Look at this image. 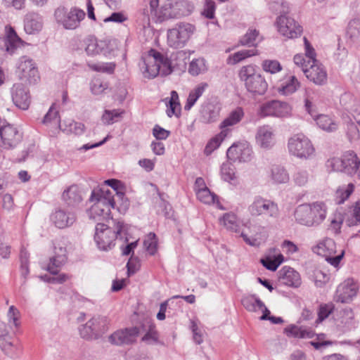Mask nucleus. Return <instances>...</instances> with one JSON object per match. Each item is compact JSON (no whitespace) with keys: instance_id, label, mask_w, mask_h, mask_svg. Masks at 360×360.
I'll list each match as a JSON object with an SVG mask.
<instances>
[{"instance_id":"f257e3e1","label":"nucleus","mask_w":360,"mask_h":360,"mask_svg":"<svg viewBox=\"0 0 360 360\" xmlns=\"http://www.w3.org/2000/svg\"><path fill=\"white\" fill-rule=\"evenodd\" d=\"M105 183L112 189L105 187L92 191L90 201L94 202L89 210V217L94 221H102L110 218V210L115 207V195L122 200L124 193L118 190L120 181L115 179L107 180Z\"/></svg>"},{"instance_id":"f03ea898","label":"nucleus","mask_w":360,"mask_h":360,"mask_svg":"<svg viewBox=\"0 0 360 360\" xmlns=\"http://www.w3.org/2000/svg\"><path fill=\"white\" fill-rule=\"evenodd\" d=\"M269 8L279 13L275 21L278 32L283 37L289 39H296L301 36L303 30L300 23L288 14L290 6L285 0H274L269 4Z\"/></svg>"},{"instance_id":"7ed1b4c3","label":"nucleus","mask_w":360,"mask_h":360,"mask_svg":"<svg viewBox=\"0 0 360 360\" xmlns=\"http://www.w3.org/2000/svg\"><path fill=\"white\" fill-rule=\"evenodd\" d=\"M150 7L159 22L187 16L193 10V5L186 0H150Z\"/></svg>"},{"instance_id":"20e7f679","label":"nucleus","mask_w":360,"mask_h":360,"mask_svg":"<svg viewBox=\"0 0 360 360\" xmlns=\"http://www.w3.org/2000/svg\"><path fill=\"white\" fill-rule=\"evenodd\" d=\"M328 206L323 201L299 205L294 211L295 221L307 227H317L326 219Z\"/></svg>"},{"instance_id":"39448f33","label":"nucleus","mask_w":360,"mask_h":360,"mask_svg":"<svg viewBox=\"0 0 360 360\" xmlns=\"http://www.w3.org/2000/svg\"><path fill=\"white\" fill-rule=\"evenodd\" d=\"M145 78L153 79L158 75L166 76L172 72V62L155 49H150L142 56L139 63Z\"/></svg>"},{"instance_id":"423d86ee","label":"nucleus","mask_w":360,"mask_h":360,"mask_svg":"<svg viewBox=\"0 0 360 360\" xmlns=\"http://www.w3.org/2000/svg\"><path fill=\"white\" fill-rule=\"evenodd\" d=\"M114 227L98 222L96 226L94 236L95 242L98 248L101 250H109L115 245V240L124 231L125 225L122 221H112Z\"/></svg>"},{"instance_id":"0eeeda50","label":"nucleus","mask_w":360,"mask_h":360,"mask_svg":"<svg viewBox=\"0 0 360 360\" xmlns=\"http://www.w3.org/2000/svg\"><path fill=\"white\" fill-rule=\"evenodd\" d=\"M249 214L254 218L276 220L280 216L278 204L262 195H255L248 207Z\"/></svg>"},{"instance_id":"6e6552de","label":"nucleus","mask_w":360,"mask_h":360,"mask_svg":"<svg viewBox=\"0 0 360 360\" xmlns=\"http://www.w3.org/2000/svg\"><path fill=\"white\" fill-rule=\"evenodd\" d=\"M312 251L325 258L326 261L335 268H339L345 251L344 249H338L335 241L328 237L319 240L312 248Z\"/></svg>"},{"instance_id":"1a4fd4ad","label":"nucleus","mask_w":360,"mask_h":360,"mask_svg":"<svg viewBox=\"0 0 360 360\" xmlns=\"http://www.w3.org/2000/svg\"><path fill=\"white\" fill-rule=\"evenodd\" d=\"M196 27L193 24L187 22H177L167 32V41L169 47L181 49L184 47L192 36L195 34Z\"/></svg>"},{"instance_id":"9d476101","label":"nucleus","mask_w":360,"mask_h":360,"mask_svg":"<svg viewBox=\"0 0 360 360\" xmlns=\"http://www.w3.org/2000/svg\"><path fill=\"white\" fill-rule=\"evenodd\" d=\"M296 65L300 67L306 77L316 85H323L328 79L325 68L319 62L307 64L302 54H296L293 58Z\"/></svg>"},{"instance_id":"9b49d317","label":"nucleus","mask_w":360,"mask_h":360,"mask_svg":"<svg viewBox=\"0 0 360 360\" xmlns=\"http://www.w3.org/2000/svg\"><path fill=\"white\" fill-rule=\"evenodd\" d=\"M289 153L300 160H309L314 157L315 148L310 139L302 134L291 136L288 141Z\"/></svg>"},{"instance_id":"f8f14e48","label":"nucleus","mask_w":360,"mask_h":360,"mask_svg":"<svg viewBox=\"0 0 360 360\" xmlns=\"http://www.w3.org/2000/svg\"><path fill=\"white\" fill-rule=\"evenodd\" d=\"M85 13L77 7L68 9L60 6L55 10L54 18L56 22L65 30H75L84 19Z\"/></svg>"},{"instance_id":"ddd939ff","label":"nucleus","mask_w":360,"mask_h":360,"mask_svg":"<svg viewBox=\"0 0 360 360\" xmlns=\"http://www.w3.org/2000/svg\"><path fill=\"white\" fill-rule=\"evenodd\" d=\"M314 93L313 91H307L304 101L305 110L311 116L317 126L323 131L331 132L338 129V124L336 120L328 115H317L314 105Z\"/></svg>"},{"instance_id":"4468645a","label":"nucleus","mask_w":360,"mask_h":360,"mask_svg":"<svg viewBox=\"0 0 360 360\" xmlns=\"http://www.w3.org/2000/svg\"><path fill=\"white\" fill-rule=\"evenodd\" d=\"M292 106L287 102L272 100L262 103L259 107V114L261 117H274L286 118L292 115Z\"/></svg>"},{"instance_id":"2eb2a0df","label":"nucleus","mask_w":360,"mask_h":360,"mask_svg":"<svg viewBox=\"0 0 360 360\" xmlns=\"http://www.w3.org/2000/svg\"><path fill=\"white\" fill-rule=\"evenodd\" d=\"M85 51L89 56L103 54L106 57L115 55L117 44L115 40H98L96 38L89 37L84 41Z\"/></svg>"},{"instance_id":"dca6fc26","label":"nucleus","mask_w":360,"mask_h":360,"mask_svg":"<svg viewBox=\"0 0 360 360\" xmlns=\"http://www.w3.org/2000/svg\"><path fill=\"white\" fill-rule=\"evenodd\" d=\"M18 129L6 120H0V144L4 149L15 148L22 140Z\"/></svg>"},{"instance_id":"f3484780","label":"nucleus","mask_w":360,"mask_h":360,"mask_svg":"<svg viewBox=\"0 0 360 360\" xmlns=\"http://www.w3.org/2000/svg\"><path fill=\"white\" fill-rule=\"evenodd\" d=\"M108 329V320L105 317L96 316L88 321L79 328L82 338L94 340L98 338Z\"/></svg>"},{"instance_id":"a211bd4d","label":"nucleus","mask_w":360,"mask_h":360,"mask_svg":"<svg viewBox=\"0 0 360 360\" xmlns=\"http://www.w3.org/2000/svg\"><path fill=\"white\" fill-rule=\"evenodd\" d=\"M243 226L250 233L248 235L245 231L240 233V236L246 244L250 246H259L266 240L265 228L255 220L248 219L243 223Z\"/></svg>"},{"instance_id":"6ab92c4d","label":"nucleus","mask_w":360,"mask_h":360,"mask_svg":"<svg viewBox=\"0 0 360 360\" xmlns=\"http://www.w3.org/2000/svg\"><path fill=\"white\" fill-rule=\"evenodd\" d=\"M227 158L233 162H248L252 160L254 153L251 145L247 141L233 143L226 152Z\"/></svg>"},{"instance_id":"aec40b11","label":"nucleus","mask_w":360,"mask_h":360,"mask_svg":"<svg viewBox=\"0 0 360 360\" xmlns=\"http://www.w3.org/2000/svg\"><path fill=\"white\" fill-rule=\"evenodd\" d=\"M355 160L354 153L353 151L345 152L341 158L334 157L330 158L326 162V167L330 171L344 172L348 175L354 174V168L356 165L352 167L346 165V161Z\"/></svg>"},{"instance_id":"412c9836","label":"nucleus","mask_w":360,"mask_h":360,"mask_svg":"<svg viewBox=\"0 0 360 360\" xmlns=\"http://www.w3.org/2000/svg\"><path fill=\"white\" fill-rule=\"evenodd\" d=\"M0 44H2V51L12 55L21 49L25 42L18 37L12 27L6 26L5 35L3 38H0Z\"/></svg>"},{"instance_id":"4be33fe9","label":"nucleus","mask_w":360,"mask_h":360,"mask_svg":"<svg viewBox=\"0 0 360 360\" xmlns=\"http://www.w3.org/2000/svg\"><path fill=\"white\" fill-rule=\"evenodd\" d=\"M359 290V285L353 278H347L341 283L337 288L335 300L337 302L347 303L356 297Z\"/></svg>"},{"instance_id":"5701e85b","label":"nucleus","mask_w":360,"mask_h":360,"mask_svg":"<svg viewBox=\"0 0 360 360\" xmlns=\"http://www.w3.org/2000/svg\"><path fill=\"white\" fill-rule=\"evenodd\" d=\"M18 69L21 79H25L30 84H34L38 81L39 78L38 69L33 60L29 57L20 58Z\"/></svg>"},{"instance_id":"b1692460","label":"nucleus","mask_w":360,"mask_h":360,"mask_svg":"<svg viewBox=\"0 0 360 360\" xmlns=\"http://www.w3.org/2000/svg\"><path fill=\"white\" fill-rule=\"evenodd\" d=\"M255 141L261 148L271 149L276 143L275 130L268 124L257 127L255 134Z\"/></svg>"},{"instance_id":"393cba45","label":"nucleus","mask_w":360,"mask_h":360,"mask_svg":"<svg viewBox=\"0 0 360 360\" xmlns=\"http://www.w3.org/2000/svg\"><path fill=\"white\" fill-rule=\"evenodd\" d=\"M41 122L46 127L51 136L58 134L62 126L59 112L55 104H52L50 107Z\"/></svg>"},{"instance_id":"a878e982","label":"nucleus","mask_w":360,"mask_h":360,"mask_svg":"<svg viewBox=\"0 0 360 360\" xmlns=\"http://www.w3.org/2000/svg\"><path fill=\"white\" fill-rule=\"evenodd\" d=\"M13 103L20 109L27 110L30 104L29 89L22 84H15L11 89Z\"/></svg>"},{"instance_id":"bb28decb","label":"nucleus","mask_w":360,"mask_h":360,"mask_svg":"<svg viewBox=\"0 0 360 360\" xmlns=\"http://www.w3.org/2000/svg\"><path fill=\"white\" fill-rule=\"evenodd\" d=\"M52 223L59 229L72 226L76 221L77 217L74 212L58 209L50 217Z\"/></svg>"},{"instance_id":"cd10ccee","label":"nucleus","mask_w":360,"mask_h":360,"mask_svg":"<svg viewBox=\"0 0 360 360\" xmlns=\"http://www.w3.org/2000/svg\"><path fill=\"white\" fill-rule=\"evenodd\" d=\"M300 82L294 75H285L276 84V89L281 96H290L297 91Z\"/></svg>"},{"instance_id":"c85d7f7f","label":"nucleus","mask_w":360,"mask_h":360,"mask_svg":"<svg viewBox=\"0 0 360 360\" xmlns=\"http://www.w3.org/2000/svg\"><path fill=\"white\" fill-rule=\"evenodd\" d=\"M8 328L9 326L0 321V347L6 354L13 356L18 348L12 341Z\"/></svg>"},{"instance_id":"c756f323","label":"nucleus","mask_w":360,"mask_h":360,"mask_svg":"<svg viewBox=\"0 0 360 360\" xmlns=\"http://www.w3.org/2000/svg\"><path fill=\"white\" fill-rule=\"evenodd\" d=\"M245 115L243 109L240 107H237L230 112L228 116L220 124V129L221 131H227V136L231 133V127L238 124L243 118Z\"/></svg>"},{"instance_id":"7c9ffc66","label":"nucleus","mask_w":360,"mask_h":360,"mask_svg":"<svg viewBox=\"0 0 360 360\" xmlns=\"http://www.w3.org/2000/svg\"><path fill=\"white\" fill-rule=\"evenodd\" d=\"M42 27L43 20L40 15L35 13L26 15L24 20V29L27 34H36L42 29Z\"/></svg>"},{"instance_id":"2f4dec72","label":"nucleus","mask_w":360,"mask_h":360,"mask_svg":"<svg viewBox=\"0 0 360 360\" xmlns=\"http://www.w3.org/2000/svg\"><path fill=\"white\" fill-rule=\"evenodd\" d=\"M62 199L68 206L75 207L82 201V191L78 186L71 185L63 191Z\"/></svg>"},{"instance_id":"473e14b6","label":"nucleus","mask_w":360,"mask_h":360,"mask_svg":"<svg viewBox=\"0 0 360 360\" xmlns=\"http://www.w3.org/2000/svg\"><path fill=\"white\" fill-rule=\"evenodd\" d=\"M282 271L280 281L283 285L293 288H298L301 285L300 275L292 268L285 266L282 269Z\"/></svg>"},{"instance_id":"72a5a7b5","label":"nucleus","mask_w":360,"mask_h":360,"mask_svg":"<svg viewBox=\"0 0 360 360\" xmlns=\"http://www.w3.org/2000/svg\"><path fill=\"white\" fill-rule=\"evenodd\" d=\"M269 177L274 184H285L290 181L287 169L279 165H274L271 167Z\"/></svg>"},{"instance_id":"f704fd0d","label":"nucleus","mask_w":360,"mask_h":360,"mask_svg":"<svg viewBox=\"0 0 360 360\" xmlns=\"http://www.w3.org/2000/svg\"><path fill=\"white\" fill-rule=\"evenodd\" d=\"M245 86L249 92L258 95L264 94L268 88L265 79L260 74L255 75Z\"/></svg>"},{"instance_id":"c9c22d12","label":"nucleus","mask_w":360,"mask_h":360,"mask_svg":"<svg viewBox=\"0 0 360 360\" xmlns=\"http://www.w3.org/2000/svg\"><path fill=\"white\" fill-rule=\"evenodd\" d=\"M354 314L352 309H343L339 313V317L337 319V326L340 327L343 332L350 330L354 326Z\"/></svg>"},{"instance_id":"e433bc0d","label":"nucleus","mask_w":360,"mask_h":360,"mask_svg":"<svg viewBox=\"0 0 360 360\" xmlns=\"http://www.w3.org/2000/svg\"><path fill=\"white\" fill-rule=\"evenodd\" d=\"M219 223L226 230L239 233L240 223L237 215L233 212H226L219 218Z\"/></svg>"},{"instance_id":"4c0bfd02","label":"nucleus","mask_w":360,"mask_h":360,"mask_svg":"<svg viewBox=\"0 0 360 360\" xmlns=\"http://www.w3.org/2000/svg\"><path fill=\"white\" fill-rule=\"evenodd\" d=\"M208 87V84L206 82H201L196 85L192 89L187 98L186 103L184 105L186 110H189L195 104L198 98L204 94Z\"/></svg>"},{"instance_id":"58836bf2","label":"nucleus","mask_w":360,"mask_h":360,"mask_svg":"<svg viewBox=\"0 0 360 360\" xmlns=\"http://www.w3.org/2000/svg\"><path fill=\"white\" fill-rule=\"evenodd\" d=\"M285 333L288 337L297 338H312L315 333L309 328L290 325L285 328Z\"/></svg>"},{"instance_id":"ea45409f","label":"nucleus","mask_w":360,"mask_h":360,"mask_svg":"<svg viewBox=\"0 0 360 360\" xmlns=\"http://www.w3.org/2000/svg\"><path fill=\"white\" fill-rule=\"evenodd\" d=\"M219 113L220 108L212 103H207L203 106L201 111L202 118L207 123L215 122L219 118Z\"/></svg>"},{"instance_id":"a19ab883","label":"nucleus","mask_w":360,"mask_h":360,"mask_svg":"<svg viewBox=\"0 0 360 360\" xmlns=\"http://www.w3.org/2000/svg\"><path fill=\"white\" fill-rule=\"evenodd\" d=\"M125 114L122 109L105 110L101 117L103 124L110 125L119 122Z\"/></svg>"},{"instance_id":"79ce46f5","label":"nucleus","mask_w":360,"mask_h":360,"mask_svg":"<svg viewBox=\"0 0 360 360\" xmlns=\"http://www.w3.org/2000/svg\"><path fill=\"white\" fill-rule=\"evenodd\" d=\"M87 66L93 71L105 74H112L116 68L114 62H87Z\"/></svg>"},{"instance_id":"37998d69","label":"nucleus","mask_w":360,"mask_h":360,"mask_svg":"<svg viewBox=\"0 0 360 360\" xmlns=\"http://www.w3.org/2000/svg\"><path fill=\"white\" fill-rule=\"evenodd\" d=\"M242 304L250 311H256L264 307V302L255 295H250L242 299Z\"/></svg>"},{"instance_id":"c03bdc74","label":"nucleus","mask_w":360,"mask_h":360,"mask_svg":"<svg viewBox=\"0 0 360 360\" xmlns=\"http://www.w3.org/2000/svg\"><path fill=\"white\" fill-rule=\"evenodd\" d=\"M170 95L169 105L166 111L167 115L169 117H172L173 115L179 117L181 112L179 95L175 91H172Z\"/></svg>"},{"instance_id":"a18cd8bd","label":"nucleus","mask_w":360,"mask_h":360,"mask_svg":"<svg viewBox=\"0 0 360 360\" xmlns=\"http://www.w3.org/2000/svg\"><path fill=\"white\" fill-rule=\"evenodd\" d=\"M283 256L281 253L274 255H268L261 259V263L267 269L274 271L283 262Z\"/></svg>"},{"instance_id":"49530a36","label":"nucleus","mask_w":360,"mask_h":360,"mask_svg":"<svg viewBox=\"0 0 360 360\" xmlns=\"http://www.w3.org/2000/svg\"><path fill=\"white\" fill-rule=\"evenodd\" d=\"M311 175L308 170L299 168L292 174L294 184L299 187H304L309 182Z\"/></svg>"},{"instance_id":"de8ad7c7","label":"nucleus","mask_w":360,"mask_h":360,"mask_svg":"<svg viewBox=\"0 0 360 360\" xmlns=\"http://www.w3.org/2000/svg\"><path fill=\"white\" fill-rule=\"evenodd\" d=\"M354 186L350 183L347 185L340 186L335 191V200L337 204H342L353 193Z\"/></svg>"},{"instance_id":"09e8293b","label":"nucleus","mask_w":360,"mask_h":360,"mask_svg":"<svg viewBox=\"0 0 360 360\" xmlns=\"http://www.w3.org/2000/svg\"><path fill=\"white\" fill-rule=\"evenodd\" d=\"M207 70L206 60L203 58L193 59L189 65L188 72L192 76H198Z\"/></svg>"},{"instance_id":"8fccbe9b","label":"nucleus","mask_w":360,"mask_h":360,"mask_svg":"<svg viewBox=\"0 0 360 360\" xmlns=\"http://www.w3.org/2000/svg\"><path fill=\"white\" fill-rule=\"evenodd\" d=\"M227 131L224 130L221 131L219 134L213 137L210 141L207 143L205 148V153L207 155H210L214 150L218 148L221 145V142L226 138Z\"/></svg>"},{"instance_id":"3c124183","label":"nucleus","mask_w":360,"mask_h":360,"mask_svg":"<svg viewBox=\"0 0 360 360\" xmlns=\"http://www.w3.org/2000/svg\"><path fill=\"white\" fill-rule=\"evenodd\" d=\"M346 223L349 226L360 224V200L356 201L350 208Z\"/></svg>"},{"instance_id":"603ef678","label":"nucleus","mask_w":360,"mask_h":360,"mask_svg":"<svg viewBox=\"0 0 360 360\" xmlns=\"http://www.w3.org/2000/svg\"><path fill=\"white\" fill-rule=\"evenodd\" d=\"M6 316L10 328H18L20 326L21 314L16 307L10 306Z\"/></svg>"},{"instance_id":"864d4df0","label":"nucleus","mask_w":360,"mask_h":360,"mask_svg":"<svg viewBox=\"0 0 360 360\" xmlns=\"http://www.w3.org/2000/svg\"><path fill=\"white\" fill-rule=\"evenodd\" d=\"M67 134H74L81 135L84 131V125L81 122H77L73 120L65 121L64 126L60 129Z\"/></svg>"},{"instance_id":"5fc2aeb1","label":"nucleus","mask_w":360,"mask_h":360,"mask_svg":"<svg viewBox=\"0 0 360 360\" xmlns=\"http://www.w3.org/2000/svg\"><path fill=\"white\" fill-rule=\"evenodd\" d=\"M221 178L227 182L235 184L236 181V175L234 167L229 163H223L221 167Z\"/></svg>"},{"instance_id":"6e6d98bb","label":"nucleus","mask_w":360,"mask_h":360,"mask_svg":"<svg viewBox=\"0 0 360 360\" xmlns=\"http://www.w3.org/2000/svg\"><path fill=\"white\" fill-rule=\"evenodd\" d=\"M257 54V51L255 49L250 50H242L239 51L232 55H231L228 58V63L232 65H235L240 61L245 60V58L255 56Z\"/></svg>"},{"instance_id":"4d7b16f0","label":"nucleus","mask_w":360,"mask_h":360,"mask_svg":"<svg viewBox=\"0 0 360 360\" xmlns=\"http://www.w3.org/2000/svg\"><path fill=\"white\" fill-rule=\"evenodd\" d=\"M108 83L100 78H94L90 83V89L94 95H101L108 89Z\"/></svg>"},{"instance_id":"13d9d810","label":"nucleus","mask_w":360,"mask_h":360,"mask_svg":"<svg viewBox=\"0 0 360 360\" xmlns=\"http://www.w3.org/2000/svg\"><path fill=\"white\" fill-rule=\"evenodd\" d=\"M198 199L205 204H214L217 201V196L212 193L208 188L200 189L196 193Z\"/></svg>"},{"instance_id":"bf43d9fd","label":"nucleus","mask_w":360,"mask_h":360,"mask_svg":"<svg viewBox=\"0 0 360 360\" xmlns=\"http://www.w3.org/2000/svg\"><path fill=\"white\" fill-rule=\"evenodd\" d=\"M143 246L146 250L150 255H154L158 249V240L154 233H149L144 238Z\"/></svg>"},{"instance_id":"052dcab7","label":"nucleus","mask_w":360,"mask_h":360,"mask_svg":"<svg viewBox=\"0 0 360 360\" xmlns=\"http://www.w3.org/2000/svg\"><path fill=\"white\" fill-rule=\"evenodd\" d=\"M258 75L259 73L256 72L255 67L251 65L242 67L238 73L240 79L244 82L245 85L252 80L255 75Z\"/></svg>"},{"instance_id":"680f3d73","label":"nucleus","mask_w":360,"mask_h":360,"mask_svg":"<svg viewBox=\"0 0 360 360\" xmlns=\"http://www.w3.org/2000/svg\"><path fill=\"white\" fill-rule=\"evenodd\" d=\"M262 70L270 74H276L283 69L280 62L277 60H264L262 63Z\"/></svg>"},{"instance_id":"e2e57ef3","label":"nucleus","mask_w":360,"mask_h":360,"mask_svg":"<svg viewBox=\"0 0 360 360\" xmlns=\"http://www.w3.org/2000/svg\"><path fill=\"white\" fill-rule=\"evenodd\" d=\"M304 56H302L305 58L307 64L309 65L313 63L319 62L316 58V53L315 49L313 48L306 37H304Z\"/></svg>"},{"instance_id":"0e129e2a","label":"nucleus","mask_w":360,"mask_h":360,"mask_svg":"<svg viewBox=\"0 0 360 360\" xmlns=\"http://www.w3.org/2000/svg\"><path fill=\"white\" fill-rule=\"evenodd\" d=\"M198 319L190 320V329L193 333V340L197 345H200L203 342V333L198 326Z\"/></svg>"},{"instance_id":"69168bd1","label":"nucleus","mask_w":360,"mask_h":360,"mask_svg":"<svg viewBox=\"0 0 360 360\" xmlns=\"http://www.w3.org/2000/svg\"><path fill=\"white\" fill-rule=\"evenodd\" d=\"M343 220V217L340 213L335 214L330 219L328 229L335 235L339 234L340 233Z\"/></svg>"},{"instance_id":"338daca9","label":"nucleus","mask_w":360,"mask_h":360,"mask_svg":"<svg viewBox=\"0 0 360 360\" xmlns=\"http://www.w3.org/2000/svg\"><path fill=\"white\" fill-rule=\"evenodd\" d=\"M258 35L259 32L256 30H249L240 39V43L248 46H255Z\"/></svg>"},{"instance_id":"774afa93","label":"nucleus","mask_w":360,"mask_h":360,"mask_svg":"<svg viewBox=\"0 0 360 360\" xmlns=\"http://www.w3.org/2000/svg\"><path fill=\"white\" fill-rule=\"evenodd\" d=\"M347 34L352 38H356L360 35V19L354 18L349 22Z\"/></svg>"}]
</instances>
